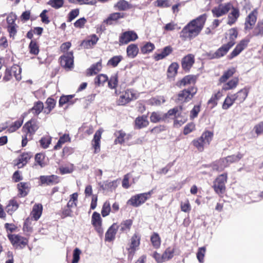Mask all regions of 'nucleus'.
I'll list each match as a JSON object with an SVG mask.
<instances>
[{
    "label": "nucleus",
    "instance_id": "f257e3e1",
    "mask_svg": "<svg viewBox=\"0 0 263 263\" xmlns=\"http://www.w3.org/2000/svg\"><path fill=\"white\" fill-rule=\"evenodd\" d=\"M205 20L206 15L203 14L190 22L180 32V37L190 40L196 37L203 29Z\"/></svg>",
    "mask_w": 263,
    "mask_h": 263
},
{
    "label": "nucleus",
    "instance_id": "f03ea898",
    "mask_svg": "<svg viewBox=\"0 0 263 263\" xmlns=\"http://www.w3.org/2000/svg\"><path fill=\"white\" fill-rule=\"evenodd\" d=\"M213 136V133L210 131H205L202 133L201 136L192 141V143L197 149L202 152L203 151L204 146L209 145L211 141Z\"/></svg>",
    "mask_w": 263,
    "mask_h": 263
},
{
    "label": "nucleus",
    "instance_id": "7ed1b4c3",
    "mask_svg": "<svg viewBox=\"0 0 263 263\" xmlns=\"http://www.w3.org/2000/svg\"><path fill=\"white\" fill-rule=\"evenodd\" d=\"M139 94L135 90L128 89L123 92L117 100V103L119 105H124L130 101L138 99Z\"/></svg>",
    "mask_w": 263,
    "mask_h": 263
},
{
    "label": "nucleus",
    "instance_id": "20e7f679",
    "mask_svg": "<svg viewBox=\"0 0 263 263\" xmlns=\"http://www.w3.org/2000/svg\"><path fill=\"white\" fill-rule=\"evenodd\" d=\"M153 193V190L150 191L137 194L132 196L127 201V204L131 205L134 207H138L144 203Z\"/></svg>",
    "mask_w": 263,
    "mask_h": 263
},
{
    "label": "nucleus",
    "instance_id": "39448f33",
    "mask_svg": "<svg viewBox=\"0 0 263 263\" xmlns=\"http://www.w3.org/2000/svg\"><path fill=\"white\" fill-rule=\"evenodd\" d=\"M197 91V88L194 86H191L187 89H184L179 92L176 101L178 103L189 102L192 100Z\"/></svg>",
    "mask_w": 263,
    "mask_h": 263
},
{
    "label": "nucleus",
    "instance_id": "423d86ee",
    "mask_svg": "<svg viewBox=\"0 0 263 263\" xmlns=\"http://www.w3.org/2000/svg\"><path fill=\"white\" fill-rule=\"evenodd\" d=\"M227 180V174H222L216 178L214 182L213 187L218 194H222L226 190L225 184Z\"/></svg>",
    "mask_w": 263,
    "mask_h": 263
},
{
    "label": "nucleus",
    "instance_id": "0eeeda50",
    "mask_svg": "<svg viewBox=\"0 0 263 263\" xmlns=\"http://www.w3.org/2000/svg\"><path fill=\"white\" fill-rule=\"evenodd\" d=\"M234 45V43L229 42L227 44H224L214 53H209L208 56L210 59H219L224 56L228 52L229 49Z\"/></svg>",
    "mask_w": 263,
    "mask_h": 263
},
{
    "label": "nucleus",
    "instance_id": "6e6552de",
    "mask_svg": "<svg viewBox=\"0 0 263 263\" xmlns=\"http://www.w3.org/2000/svg\"><path fill=\"white\" fill-rule=\"evenodd\" d=\"M61 65L66 69L70 70L73 67V55L72 51L66 52L60 58Z\"/></svg>",
    "mask_w": 263,
    "mask_h": 263
},
{
    "label": "nucleus",
    "instance_id": "1a4fd4ad",
    "mask_svg": "<svg viewBox=\"0 0 263 263\" xmlns=\"http://www.w3.org/2000/svg\"><path fill=\"white\" fill-rule=\"evenodd\" d=\"M8 237L13 246L16 248L22 249L28 243L27 239L18 235L11 234Z\"/></svg>",
    "mask_w": 263,
    "mask_h": 263
},
{
    "label": "nucleus",
    "instance_id": "9d476101",
    "mask_svg": "<svg viewBox=\"0 0 263 263\" xmlns=\"http://www.w3.org/2000/svg\"><path fill=\"white\" fill-rule=\"evenodd\" d=\"M231 8L232 4L230 3L220 4L218 6L214 7L212 10V12L214 16L219 17L227 13Z\"/></svg>",
    "mask_w": 263,
    "mask_h": 263
},
{
    "label": "nucleus",
    "instance_id": "9b49d317",
    "mask_svg": "<svg viewBox=\"0 0 263 263\" xmlns=\"http://www.w3.org/2000/svg\"><path fill=\"white\" fill-rule=\"evenodd\" d=\"M140 236L138 233H135L130 239L129 247L127 248L129 256H133L138 249L140 243Z\"/></svg>",
    "mask_w": 263,
    "mask_h": 263
},
{
    "label": "nucleus",
    "instance_id": "f8f14e48",
    "mask_svg": "<svg viewBox=\"0 0 263 263\" xmlns=\"http://www.w3.org/2000/svg\"><path fill=\"white\" fill-rule=\"evenodd\" d=\"M257 14V10L254 9L246 17L245 23V30H251L253 28L256 22Z\"/></svg>",
    "mask_w": 263,
    "mask_h": 263
},
{
    "label": "nucleus",
    "instance_id": "ddd939ff",
    "mask_svg": "<svg viewBox=\"0 0 263 263\" xmlns=\"http://www.w3.org/2000/svg\"><path fill=\"white\" fill-rule=\"evenodd\" d=\"M138 39L137 33L134 31H127L121 35L119 37L120 44H127L129 42L134 41Z\"/></svg>",
    "mask_w": 263,
    "mask_h": 263
},
{
    "label": "nucleus",
    "instance_id": "4468645a",
    "mask_svg": "<svg viewBox=\"0 0 263 263\" xmlns=\"http://www.w3.org/2000/svg\"><path fill=\"white\" fill-rule=\"evenodd\" d=\"M249 42L250 40L248 39H245L242 40L237 45L232 52L229 55V59L231 60L239 54L240 53L247 47Z\"/></svg>",
    "mask_w": 263,
    "mask_h": 263
},
{
    "label": "nucleus",
    "instance_id": "2eb2a0df",
    "mask_svg": "<svg viewBox=\"0 0 263 263\" xmlns=\"http://www.w3.org/2000/svg\"><path fill=\"white\" fill-rule=\"evenodd\" d=\"M39 128V126L36 124V122L34 120H31L27 122L23 126V130L29 135V138H31V136L33 135L35 132Z\"/></svg>",
    "mask_w": 263,
    "mask_h": 263
},
{
    "label": "nucleus",
    "instance_id": "dca6fc26",
    "mask_svg": "<svg viewBox=\"0 0 263 263\" xmlns=\"http://www.w3.org/2000/svg\"><path fill=\"white\" fill-rule=\"evenodd\" d=\"M40 180L42 184H46L47 185L57 184L60 181L59 177L54 175L41 176L40 177Z\"/></svg>",
    "mask_w": 263,
    "mask_h": 263
},
{
    "label": "nucleus",
    "instance_id": "f3484780",
    "mask_svg": "<svg viewBox=\"0 0 263 263\" xmlns=\"http://www.w3.org/2000/svg\"><path fill=\"white\" fill-rule=\"evenodd\" d=\"M239 15L240 13L239 9L237 8L233 7L232 5L231 12L228 16L227 24L230 26H232L237 21Z\"/></svg>",
    "mask_w": 263,
    "mask_h": 263
},
{
    "label": "nucleus",
    "instance_id": "a211bd4d",
    "mask_svg": "<svg viewBox=\"0 0 263 263\" xmlns=\"http://www.w3.org/2000/svg\"><path fill=\"white\" fill-rule=\"evenodd\" d=\"M119 229L118 225L114 223L108 229L105 233V239L106 241H110L115 239L117 230Z\"/></svg>",
    "mask_w": 263,
    "mask_h": 263
},
{
    "label": "nucleus",
    "instance_id": "6ab92c4d",
    "mask_svg": "<svg viewBox=\"0 0 263 263\" xmlns=\"http://www.w3.org/2000/svg\"><path fill=\"white\" fill-rule=\"evenodd\" d=\"M102 132L98 130L94 135L92 141V145L95 149L94 153H98L100 151V139L101 137Z\"/></svg>",
    "mask_w": 263,
    "mask_h": 263
},
{
    "label": "nucleus",
    "instance_id": "aec40b11",
    "mask_svg": "<svg viewBox=\"0 0 263 263\" xmlns=\"http://www.w3.org/2000/svg\"><path fill=\"white\" fill-rule=\"evenodd\" d=\"M248 94V90L247 88H245L240 90L236 93L232 95L233 96L235 101L237 103H241L243 102L247 98Z\"/></svg>",
    "mask_w": 263,
    "mask_h": 263
},
{
    "label": "nucleus",
    "instance_id": "412c9836",
    "mask_svg": "<svg viewBox=\"0 0 263 263\" xmlns=\"http://www.w3.org/2000/svg\"><path fill=\"white\" fill-rule=\"evenodd\" d=\"M194 63V56L189 54L182 59V67L185 70H189Z\"/></svg>",
    "mask_w": 263,
    "mask_h": 263
},
{
    "label": "nucleus",
    "instance_id": "4be33fe9",
    "mask_svg": "<svg viewBox=\"0 0 263 263\" xmlns=\"http://www.w3.org/2000/svg\"><path fill=\"white\" fill-rule=\"evenodd\" d=\"M32 156V154L30 152L22 153L18 158L17 165L18 167H22L24 166Z\"/></svg>",
    "mask_w": 263,
    "mask_h": 263
},
{
    "label": "nucleus",
    "instance_id": "5701e85b",
    "mask_svg": "<svg viewBox=\"0 0 263 263\" xmlns=\"http://www.w3.org/2000/svg\"><path fill=\"white\" fill-rule=\"evenodd\" d=\"M172 51L173 49L171 46H166L162 49L161 53H155L154 54V59L156 61H159L160 60L163 59L168 56L170 54H171Z\"/></svg>",
    "mask_w": 263,
    "mask_h": 263
},
{
    "label": "nucleus",
    "instance_id": "b1692460",
    "mask_svg": "<svg viewBox=\"0 0 263 263\" xmlns=\"http://www.w3.org/2000/svg\"><path fill=\"white\" fill-rule=\"evenodd\" d=\"M139 52L138 46L135 44L128 45L126 48L127 56L131 59L135 58Z\"/></svg>",
    "mask_w": 263,
    "mask_h": 263
},
{
    "label": "nucleus",
    "instance_id": "393cba45",
    "mask_svg": "<svg viewBox=\"0 0 263 263\" xmlns=\"http://www.w3.org/2000/svg\"><path fill=\"white\" fill-rule=\"evenodd\" d=\"M17 189L20 196L25 197L29 191L30 183L29 182H20L17 184Z\"/></svg>",
    "mask_w": 263,
    "mask_h": 263
},
{
    "label": "nucleus",
    "instance_id": "a878e982",
    "mask_svg": "<svg viewBox=\"0 0 263 263\" xmlns=\"http://www.w3.org/2000/svg\"><path fill=\"white\" fill-rule=\"evenodd\" d=\"M132 224V220L126 219L122 221L118 227L121 232L127 233L130 231Z\"/></svg>",
    "mask_w": 263,
    "mask_h": 263
},
{
    "label": "nucleus",
    "instance_id": "bb28decb",
    "mask_svg": "<svg viewBox=\"0 0 263 263\" xmlns=\"http://www.w3.org/2000/svg\"><path fill=\"white\" fill-rule=\"evenodd\" d=\"M212 166L213 170L220 172L223 171L224 168L228 166V165L227 163H226L224 158H223L214 162Z\"/></svg>",
    "mask_w": 263,
    "mask_h": 263
},
{
    "label": "nucleus",
    "instance_id": "cd10ccee",
    "mask_svg": "<svg viewBox=\"0 0 263 263\" xmlns=\"http://www.w3.org/2000/svg\"><path fill=\"white\" fill-rule=\"evenodd\" d=\"M43 211V206L41 204H35L33 205L31 215L35 220H37L41 217Z\"/></svg>",
    "mask_w": 263,
    "mask_h": 263
},
{
    "label": "nucleus",
    "instance_id": "c85d7f7f",
    "mask_svg": "<svg viewBox=\"0 0 263 263\" xmlns=\"http://www.w3.org/2000/svg\"><path fill=\"white\" fill-rule=\"evenodd\" d=\"M19 206L18 203L14 199H11L9 201L8 204L6 207V211L9 215H12Z\"/></svg>",
    "mask_w": 263,
    "mask_h": 263
},
{
    "label": "nucleus",
    "instance_id": "c756f323",
    "mask_svg": "<svg viewBox=\"0 0 263 263\" xmlns=\"http://www.w3.org/2000/svg\"><path fill=\"white\" fill-rule=\"evenodd\" d=\"M135 122L136 127L139 129L145 127L148 124L147 117L145 116L137 117Z\"/></svg>",
    "mask_w": 263,
    "mask_h": 263
},
{
    "label": "nucleus",
    "instance_id": "7c9ffc66",
    "mask_svg": "<svg viewBox=\"0 0 263 263\" xmlns=\"http://www.w3.org/2000/svg\"><path fill=\"white\" fill-rule=\"evenodd\" d=\"M99 185L103 190L112 191L116 188L118 185V183L117 180H114L110 182L106 181L104 182L102 184L100 183Z\"/></svg>",
    "mask_w": 263,
    "mask_h": 263
},
{
    "label": "nucleus",
    "instance_id": "2f4dec72",
    "mask_svg": "<svg viewBox=\"0 0 263 263\" xmlns=\"http://www.w3.org/2000/svg\"><path fill=\"white\" fill-rule=\"evenodd\" d=\"M124 16L125 15L124 13L115 12L110 14L108 18L104 21V22L107 24L111 25L112 24V21H117L121 18H123Z\"/></svg>",
    "mask_w": 263,
    "mask_h": 263
},
{
    "label": "nucleus",
    "instance_id": "473e14b6",
    "mask_svg": "<svg viewBox=\"0 0 263 263\" xmlns=\"http://www.w3.org/2000/svg\"><path fill=\"white\" fill-rule=\"evenodd\" d=\"M102 68V64L101 61H99L91 66L87 69V74L88 76H92L99 72Z\"/></svg>",
    "mask_w": 263,
    "mask_h": 263
},
{
    "label": "nucleus",
    "instance_id": "72a5a7b5",
    "mask_svg": "<svg viewBox=\"0 0 263 263\" xmlns=\"http://www.w3.org/2000/svg\"><path fill=\"white\" fill-rule=\"evenodd\" d=\"M150 120L152 122L157 123L165 120L164 114L159 112H153L152 113Z\"/></svg>",
    "mask_w": 263,
    "mask_h": 263
},
{
    "label": "nucleus",
    "instance_id": "f704fd0d",
    "mask_svg": "<svg viewBox=\"0 0 263 263\" xmlns=\"http://www.w3.org/2000/svg\"><path fill=\"white\" fill-rule=\"evenodd\" d=\"M196 81V78L193 76H187L183 78L179 83V86H185L189 84H194Z\"/></svg>",
    "mask_w": 263,
    "mask_h": 263
},
{
    "label": "nucleus",
    "instance_id": "c9c22d12",
    "mask_svg": "<svg viewBox=\"0 0 263 263\" xmlns=\"http://www.w3.org/2000/svg\"><path fill=\"white\" fill-rule=\"evenodd\" d=\"M239 80L237 78H234L223 85L222 89L228 90L235 88L238 85Z\"/></svg>",
    "mask_w": 263,
    "mask_h": 263
},
{
    "label": "nucleus",
    "instance_id": "e433bc0d",
    "mask_svg": "<svg viewBox=\"0 0 263 263\" xmlns=\"http://www.w3.org/2000/svg\"><path fill=\"white\" fill-rule=\"evenodd\" d=\"M74 96V95H63L61 96L59 100V106H62L63 105L66 103H68L69 105L74 104V101L71 100Z\"/></svg>",
    "mask_w": 263,
    "mask_h": 263
},
{
    "label": "nucleus",
    "instance_id": "4c0bfd02",
    "mask_svg": "<svg viewBox=\"0 0 263 263\" xmlns=\"http://www.w3.org/2000/svg\"><path fill=\"white\" fill-rule=\"evenodd\" d=\"M236 70L234 67H231L225 71L223 75L220 78L219 81L220 83L225 82L229 78L232 77L235 72Z\"/></svg>",
    "mask_w": 263,
    "mask_h": 263
},
{
    "label": "nucleus",
    "instance_id": "58836bf2",
    "mask_svg": "<svg viewBox=\"0 0 263 263\" xmlns=\"http://www.w3.org/2000/svg\"><path fill=\"white\" fill-rule=\"evenodd\" d=\"M17 69H18V66L16 65L12 66L10 69L7 68L3 77V80L6 82L10 80L12 78V73L16 72Z\"/></svg>",
    "mask_w": 263,
    "mask_h": 263
},
{
    "label": "nucleus",
    "instance_id": "ea45409f",
    "mask_svg": "<svg viewBox=\"0 0 263 263\" xmlns=\"http://www.w3.org/2000/svg\"><path fill=\"white\" fill-rule=\"evenodd\" d=\"M179 68V65L177 63H172L167 69V76L169 78L174 77L177 72V70Z\"/></svg>",
    "mask_w": 263,
    "mask_h": 263
},
{
    "label": "nucleus",
    "instance_id": "a19ab883",
    "mask_svg": "<svg viewBox=\"0 0 263 263\" xmlns=\"http://www.w3.org/2000/svg\"><path fill=\"white\" fill-rule=\"evenodd\" d=\"M115 7L120 11H125L130 8L128 3L124 0H119Z\"/></svg>",
    "mask_w": 263,
    "mask_h": 263
},
{
    "label": "nucleus",
    "instance_id": "79ce46f5",
    "mask_svg": "<svg viewBox=\"0 0 263 263\" xmlns=\"http://www.w3.org/2000/svg\"><path fill=\"white\" fill-rule=\"evenodd\" d=\"M242 157V155L240 153H238L236 155L229 156L224 158V159L229 166L232 163L238 162Z\"/></svg>",
    "mask_w": 263,
    "mask_h": 263
},
{
    "label": "nucleus",
    "instance_id": "37998d69",
    "mask_svg": "<svg viewBox=\"0 0 263 263\" xmlns=\"http://www.w3.org/2000/svg\"><path fill=\"white\" fill-rule=\"evenodd\" d=\"M44 108L43 103L41 101L36 102L31 109V111L34 115H38Z\"/></svg>",
    "mask_w": 263,
    "mask_h": 263
},
{
    "label": "nucleus",
    "instance_id": "c03bdc74",
    "mask_svg": "<svg viewBox=\"0 0 263 263\" xmlns=\"http://www.w3.org/2000/svg\"><path fill=\"white\" fill-rule=\"evenodd\" d=\"M234 102L235 101L233 96L232 95H228L227 98L225 99V100L222 105V108L223 109H228L230 106L232 105Z\"/></svg>",
    "mask_w": 263,
    "mask_h": 263
},
{
    "label": "nucleus",
    "instance_id": "a18cd8bd",
    "mask_svg": "<svg viewBox=\"0 0 263 263\" xmlns=\"http://www.w3.org/2000/svg\"><path fill=\"white\" fill-rule=\"evenodd\" d=\"M115 135L117 137L115 140V144H122L124 142V137L126 134L122 130L117 131L115 133Z\"/></svg>",
    "mask_w": 263,
    "mask_h": 263
},
{
    "label": "nucleus",
    "instance_id": "49530a36",
    "mask_svg": "<svg viewBox=\"0 0 263 263\" xmlns=\"http://www.w3.org/2000/svg\"><path fill=\"white\" fill-rule=\"evenodd\" d=\"M155 48L154 44L147 42L141 48V51L143 54H146L152 52Z\"/></svg>",
    "mask_w": 263,
    "mask_h": 263
},
{
    "label": "nucleus",
    "instance_id": "de8ad7c7",
    "mask_svg": "<svg viewBox=\"0 0 263 263\" xmlns=\"http://www.w3.org/2000/svg\"><path fill=\"white\" fill-rule=\"evenodd\" d=\"M174 249L172 248H167L162 254V258L164 259L165 261L172 258L174 256Z\"/></svg>",
    "mask_w": 263,
    "mask_h": 263
},
{
    "label": "nucleus",
    "instance_id": "09e8293b",
    "mask_svg": "<svg viewBox=\"0 0 263 263\" xmlns=\"http://www.w3.org/2000/svg\"><path fill=\"white\" fill-rule=\"evenodd\" d=\"M39 142L42 147L47 148L51 143V137L49 136L42 137Z\"/></svg>",
    "mask_w": 263,
    "mask_h": 263
},
{
    "label": "nucleus",
    "instance_id": "8fccbe9b",
    "mask_svg": "<svg viewBox=\"0 0 263 263\" xmlns=\"http://www.w3.org/2000/svg\"><path fill=\"white\" fill-rule=\"evenodd\" d=\"M165 102L163 96H158L149 100L150 104L152 105H160Z\"/></svg>",
    "mask_w": 263,
    "mask_h": 263
},
{
    "label": "nucleus",
    "instance_id": "3c124183",
    "mask_svg": "<svg viewBox=\"0 0 263 263\" xmlns=\"http://www.w3.org/2000/svg\"><path fill=\"white\" fill-rule=\"evenodd\" d=\"M91 222L93 226H99V224H101V218L99 213L96 212L93 213Z\"/></svg>",
    "mask_w": 263,
    "mask_h": 263
},
{
    "label": "nucleus",
    "instance_id": "603ef678",
    "mask_svg": "<svg viewBox=\"0 0 263 263\" xmlns=\"http://www.w3.org/2000/svg\"><path fill=\"white\" fill-rule=\"evenodd\" d=\"M47 4L55 9L61 8L64 4V0H49Z\"/></svg>",
    "mask_w": 263,
    "mask_h": 263
},
{
    "label": "nucleus",
    "instance_id": "864d4df0",
    "mask_svg": "<svg viewBox=\"0 0 263 263\" xmlns=\"http://www.w3.org/2000/svg\"><path fill=\"white\" fill-rule=\"evenodd\" d=\"M23 122V120H17V121H15L8 128V132L13 133V132L16 131L22 126Z\"/></svg>",
    "mask_w": 263,
    "mask_h": 263
},
{
    "label": "nucleus",
    "instance_id": "5fc2aeb1",
    "mask_svg": "<svg viewBox=\"0 0 263 263\" xmlns=\"http://www.w3.org/2000/svg\"><path fill=\"white\" fill-rule=\"evenodd\" d=\"M122 59L123 58L121 55L114 56L108 61L107 64L113 67H116Z\"/></svg>",
    "mask_w": 263,
    "mask_h": 263
},
{
    "label": "nucleus",
    "instance_id": "6e6d98bb",
    "mask_svg": "<svg viewBox=\"0 0 263 263\" xmlns=\"http://www.w3.org/2000/svg\"><path fill=\"white\" fill-rule=\"evenodd\" d=\"M18 26L15 24L12 25L7 26V31L10 37L14 38L17 32Z\"/></svg>",
    "mask_w": 263,
    "mask_h": 263
},
{
    "label": "nucleus",
    "instance_id": "4d7b16f0",
    "mask_svg": "<svg viewBox=\"0 0 263 263\" xmlns=\"http://www.w3.org/2000/svg\"><path fill=\"white\" fill-rule=\"evenodd\" d=\"M108 80V78L106 75L104 74H100L98 75L95 78V84L100 86L101 85H103L105 82H106Z\"/></svg>",
    "mask_w": 263,
    "mask_h": 263
},
{
    "label": "nucleus",
    "instance_id": "13d9d810",
    "mask_svg": "<svg viewBox=\"0 0 263 263\" xmlns=\"http://www.w3.org/2000/svg\"><path fill=\"white\" fill-rule=\"evenodd\" d=\"M151 242L153 246L156 248L160 245V238L157 233H154L151 237Z\"/></svg>",
    "mask_w": 263,
    "mask_h": 263
},
{
    "label": "nucleus",
    "instance_id": "bf43d9fd",
    "mask_svg": "<svg viewBox=\"0 0 263 263\" xmlns=\"http://www.w3.org/2000/svg\"><path fill=\"white\" fill-rule=\"evenodd\" d=\"M253 33L256 36L263 34V20L257 23V26L254 28Z\"/></svg>",
    "mask_w": 263,
    "mask_h": 263
},
{
    "label": "nucleus",
    "instance_id": "052dcab7",
    "mask_svg": "<svg viewBox=\"0 0 263 263\" xmlns=\"http://www.w3.org/2000/svg\"><path fill=\"white\" fill-rule=\"evenodd\" d=\"M163 29L165 31H173L175 29L179 30L180 29V27H178L177 24L172 21L168 24H166L164 26Z\"/></svg>",
    "mask_w": 263,
    "mask_h": 263
},
{
    "label": "nucleus",
    "instance_id": "680f3d73",
    "mask_svg": "<svg viewBox=\"0 0 263 263\" xmlns=\"http://www.w3.org/2000/svg\"><path fill=\"white\" fill-rule=\"evenodd\" d=\"M111 208L109 202L106 201L102 207L101 214L103 217H106L109 214Z\"/></svg>",
    "mask_w": 263,
    "mask_h": 263
},
{
    "label": "nucleus",
    "instance_id": "e2e57ef3",
    "mask_svg": "<svg viewBox=\"0 0 263 263\" xmlns=\"http://www.w3.org/2000/svg\"><path fill=\"white\" fill-rule=\"evenodd\" d=\"M206 249L205 247H202L199 248L197 253V258L200 262H203L204 261V257L205 255Z\"/></svg>",
    "mask_w": 263,
    "mask_h": 263
},
{
    "label": "nucleus",
    "instance_id": "0e129e2a",
    "mask_svg": "<svg viewBox=\"0 0 263 263\" xmlns=\"http://www.w3.org/2000/svg\"><path fill=\"white\" fill-rule=\"evenodd\" d=\"M182 107H176L173 109H170L167 113L164 114L165 119H166L170 116H175L179 111V110H181Z\"/></svg>",
    "mask_w": 263,
    "mask_h": 263
},
{
    "label": "nucleus",
    "instance_id": "69168bd1",
    "mask_svg": "<svg viewBox=\"0 0 263 263\" xmlns=\"http://www.w3.org/2000/svg\"><path fill=\"white\" fill-rule=\"evenodd\" d=\"M30 52L33 54H37L39 51V47L36 42L31 41L29 44Z\"/></svg>",
    "mask_w": 263,
    "mask_h": 263
},
{
    "label": "nucleus",
    "instance_id": "338daca9",
    "mask_svg": "<svg viewBox=\"0 0 263 263\" xmlns=\"http://www.w3.org/2000/svg\"><path fill=\"white\" fill-rule=\"evenodd\" d=\"M44 158L45 156L43 154L38 153L35 156V161L36 163L42 167L45 166V163L43 162Z\"/></svg>",
    "mask_w": 263,
    "mask_h": 263
},
{
    "label": "nucleus",
    "instance_id": "774afa93",
    "mask_svg": "<svg viewBox=\"0 0 263 263\" xmlns=\"http://www.w3.org/2000/svg\"><path fill=\"white\" fill-rule=\"evenodd\" d=\"M181 210L182 211L185 212V213H189L191 210V206L190 205V203L188 200H186V201L183 202H181L180 205Z\"/></svg>",
    "mask_w": 263,
    "mask_h": 263
}]
</instances>
